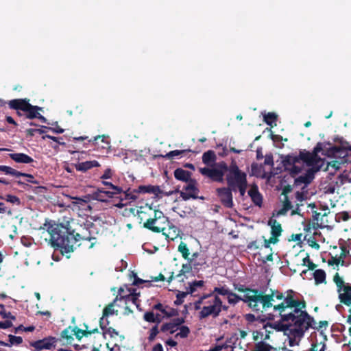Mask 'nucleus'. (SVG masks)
Listing matches in <instances>:
<instances>
[{
    "instance_id": "4be33fe9",
    "label": "nucleus",
    "mask_w": 351,
    "mask_h": 351,
    "mask_svg": "<svg viewBox=\"0 0 351 351\" xmlns=\"http://www.w3.org/2000/svg\"><path fill=\"white\" fill-rule=\"evenodd\" d=\"M10 158L17 163L29 164L34 159L24 153H13L9 154Z\"/></svg>"
},
{
    "instance_id": "58836bf2",
    "label": "nucleus",
    "mask_w": 351,
    "mask_h": 351,
    "mask_svg": "<svg viewBox=\"0 0 351 351\" xmlns=\"http://www.w3.org/2000/svg\"><path fill=\"white\" fill-rule=\"evenodd\" d=\"M192 152V150H191L190 149H182V150H177V149L173 150V151H171V152H168L167 154H166L165 156H164V157L167 159L171 160L176 156H182V155L186 154V152Z\"/></svg>"
},
{
    "instance_id": "de8ad7c7",
    "label": "nucleus",
    "mask_w": 351,
    "mask_h": 351,
    "mask_svg": "<svg viewBox=\"0 0 351 351\" xmlns=\"http://www.w3.org/2000/svg\"><path fill=\"white\" fill-rule=\"evenodd\" d=\"M189 263L186 264H183L182 267V269L180 271L179 274L177 275V277H180L182 275L185 274L186 273H189L192 270L193 265V259H189Z\"/></svg>"
},
{
    "instance_id": "dca6fc26",
    "label": "nucleus",
    "mask_w": 351,
    "mask_h": 351,
    "mask_svg": "<svg viewBox=\"0 0 351 351\" xmlns=\"http://www.w3.org/2000/svg\"><path fill=\"white\" fill-rule=\"evenodd\" d=\"M114 195L110 191H105L103 189H98L90 195L92 199L99 202H106L108 199L114 197Z\"/></svg>"
},
{
    "instance_id": "a19ab883",
    "label": "nucleus",
    "mask_w": 351,
    "mask_h": 351,
    "mask_svg": "<svg viewBox=\"0 0 351 351\" xmlns=\"http://www.w3.org/2000/svg\"><path fill=\"white\" fill-rule=\"evenodd\" d=\"M278 116L274 112H268L264 116V121L267 125L273 127V123H275V125H276V122L277 121Z\"/></svg>"
},
{
    "instance_id": "774afa93",
    "label": "nucleus",
    "mask_w": 351,
    "mask_h": 351,
    "mask_svg": "<svg viewBox=\"0 0 351 351\" xmlns=\"http://www.w3.org/2000/svg\"><path fill=\"white\" fill-rule=\"evenodd\" d=\"M263 238H265L263 237ZM278 239H274L271 237L269 239H264V247L265 248H269L271 244H276L278 242Z\"/></svg>"
},
{
    "instance_id": "2eb2a0df",
    "label": "nucleus",
    "mask_w": 351,
    "mask_h": 351,
    "mask_svg": "<svg viewBox=\"0 0 351 351\" xmlns=\"http://www.w3.org/2000/svg\"><path fill=\"white\" fill-rule=\"evenodd\" d=\"M184 322L185 319L183 317L173 319L171 322L162 324L160 331L163 332H169L170 334H173L178 329V326H181Z\"/></svg>"
},
{
    "instance_id": "f03ea898",
    "label": "nucleus",
    "mask_w": 351,
    "mask_h": 351,
    "mask_svg": "<svg viewBox=\"0 0 351 351\" xmlns=\"http://www.w3.org/2000/svg\"><path fill=\"white\" fill-rule=\"evenodd\" d=\"M43 229L49 234V244L55 251H60L62 255L73 252L77 247L82 245L83 242H90L88 248L93 247L96 243V238L83 232L82 234L75 233L69 225L56 223L54 221H46Z\"/></svg>"
},
{
    "instance_id": "72a5a7b5",
    "label": "nucleus",
    "mask_w": 351,
    "mask_h": 351,
    "mask_svg": "<svg viewBox=\"0 0 351 351\" xmlns=\"http://www.w3.org/2000/svg\"><path fill=\"white\" fill-rule=\"evenodd\" d=\"M73 328L69 326L61 332L60 337L62 339H66L67 343L71 344L73 341Z\"/></svg>"
},
{
    "instance_id": "13d9d810",
    "label": "nucleus",
    "mask_w": 351,
    "mask_h": 351,
    "mask_svg": "<svg viewBox=\"0 0 351 351\" xmlns=\"http://www.w3.org/2000/svg\"><path fill=\"white\" fill-rule=\"evenodd\" d=\"M206 264V258L204 256H201L199 258L193 261V266L195 269H198V267H202L203 265Z\"/></svg>"
},
{
    "instance_id": "5fc2aeb1",
    "label": "nucleus",
    "mask_w": 351,
    "mask_h": 351,
    "mask_svg": "<svg viewBox=\"0 0 351 351\" xmlns=\"http://www.w3.org/2000/svg\"><path fill=\"white\" fill-rule=\"evenodd\" d=\"M285 170L289 171L292 177H295L299 173L301 172L302 167L297 166L295 164L294 165H292V166L288 167L287 168H285Z\"/></svg>"
},
{
    "instance_id": "cd10ccee",
    "label": "nucleus",
    "mask_w": 351,
    "mask_h": 351,
    "mask_svg": "<svg viewBox=\"0 0 351 351\" xmlns=\"http://www.w3.org/2000/svg\"><path fill=\"white\" fill-rule=\"evenodd\" d=\"M99 326L101 329L103 330V336L106 338V335H109L111 338H114L119 335V332L117 331L112 327L106 328V324L104 325L103 322V317L99 319Z\"/></svg>"
},
{
    "instance_id": "0e129e2a",
    "label": "nucleus",
    "mask_w": 351,
    "mask_h": 351,
    "mask_svg": "<svg viewBox=\"0 0 351 351\" xmlns=\"http://www.w3.org/2000/svg\"><path fill=\"white\" fill-rule=\"evenodd\" d=\"M132 276L134 277V281H133V282L132 284V285L138 286L141 284L145 283V282H150V280H143L141 278H139L137 276V274L134 273V272L132 273Z\"/></svg>"
},
{
    "instance_id": "0eeeda50",
    "label": "nucleus",
    "mask_w": 351,
    "mask_h": 351,
    "mask_svg": "<svg viewBox=\"0 0 351 351\" xmlns=\"http://www.w3.org/2000/svg\"><path fill=\"white\" fill-rule=\"evenodd\" d=\"M169 225V218L160 211L152 221H149L147 224L145 229H147L153 232L160 233L162 232L165 234V231Z\"/></svg>"
},
{
    "instance_id": "bb28decb",
    "label": "nucleus",
    "mask_w": 351,
    "mask_h": 351,
    "mask_svg": "<svg viewBox=\"0 0 351 351\" xmlns=\"http://www.w3.org/2000/svg\"><path fill=\"white\" fill-rule=\"evenodd\" d=\"M117 301H119V295H117V297L114 298V300L110 302V304H108L104 309H103V315H102V317L103 319L106 317H108L109 315H118V311H114V305L116 304V302Z\"/></svg>"
},
{
    "instance_id": "e2e57ef3",
    "label": "nucleus",
    "mask_w": 351,
    "mask_h": 351,
    "mask_svg": "<svg viewBox=\"0 0 351 351\" xmlns=\"http://www.w3.org/2000/svg\"><path fill=\"white\" fill-rule=\"evenodd\" d=\"M143 319L149 323L155 322V315L152 311H147L143 315Z\"/></svg>"
},
{
    "instance_id": "20e7f679",
    "label": "nucleus",
    "mask_w": 351,
    "mask_h": 351,
    "mask_svg": "<svg viewBox=\"0 0 351 351\" xmlns=\"http://www.w3.org/2000/svg\"><path fill=\"white\" fill-rule=\"evenodd\" d=\"M333 281L337 286L339 302L345 306L350 307L347 322L351 324V284L346 283L339 273L335 274ZM349 334L351 336V326L349 328Z\"/></svg>"
},
{
    "instance_id": "052dcab7",
    "label": "nucleus",
    "mask_w": 351,
    "mask_h": 351,
    "mask_svg": "<svg viewBox=\"0 0 351 351\" xmlns=\"http://www.w3.org/2000/svg\"><path fill=\"white\" fill-rule=\"evenodd\" d=\"M45 138L51 139V140L53 141L54 142H56L59 145H65V143L63 141L62 137H56L53 136H51L49 134H46L43 136V139H45Z\"/></svg>"
},
{
    "instance_id": "864d4df0",
    "label": "nucleus",
    "mask_w": 351,
    "mask_h": 351,
    "mask_svg": "<svg viewBox=\"0 0 351 351\" xmlns=\"http://www.w3.org/2000/svg\"><path fill=\"white\" fill-rule=\"evenodd\" d=\"M302 265H307L309 270H314L317 267V265L311 261L308 254L302 259Z\"/></svg>"
},
{
    "instance_id": "680f3d73",
    "label": "nucleus",
    "mask_w": 351,
    "mask_h": 351,
    "mask_svg": "<svg viewBox=\"0 0 351 351\" xmlns=\"http://www.w3.org/2000/svg\"><path fill=\"white\" fill-rule=\"evenodd\" d=\"M337 221H346L350 219V215L348 212L343 211L337 215Z\"/></svg>"
},
{
    "instance_id": "c85d7f7f",
    "label": "nucleus",
    "mask_w": 351,
    "mask_h": 351,
    "mask_svg": "<svg viewBox=\"0 0 351 351\" xmlns=\"http://www.w3.org/2000/svg\"><path fill=\"white\" fill-rule=\"evenodd\" d=\"M313 179V175L312 173H307L305 175L300 176L295 179L294 184L295 186H300L302 184L305 185L308 184L311 182Z\"/></svg>"
},
{
    "instance_id": "a878e982",
    "label": "nucleus",
    "mask_w": 351,
    "mask_h": 351,
    "mask_svg": "<svg viewBox=\"0 0 351 351\" xmlns=\"http://www.w3.org/2000/svg\"><path fill=\"white\" fill-rule=\"evenodd\" d=\"M180 229L169 221V225L167 227V230L165 231L164 235L173 240L180 235Z\"/></svg>"
},
{
    "instance_id": "a18cd8bd",
    "label": "nucleus",
    "mask_w": 351,
    "mask_h": 351,
    "mask_svg": "<svg viewBox=\"0 0 351 351\" xmlns=\"http://www.w3.org/2000/svg\"><path fill=\"white\" fill-rule=\"evenodd\" d=\"M223 167L225 169L228 170L229 173L227 175H234L243 173L241 170L239 169V167L235 162H232L228 169L225 163L223 164Z\"/></svg>"
},
{
    "instance_id": "c756f323",
    "label": "nucleus",
    "mask_w": 351,
    "mask_h": 351,
    "mask_svg": "<svg viewBox=\"0 0 351 351\" xmlns=\"http://www.w3.org/2000/svg\"><path fill=\"white\" fill-rule=\"evenodd\" d=\"M217 157L215 153L213 150H208L204 152L202 155V162L207 165L214 163L216 161Z\"/></svg>"
},
{
    "instance_id": "f8f14e48",
    "label": "nucleus",
    "mask_w": 351,
    "mask_h": 351,
    "mask_svg": "<svg viewBox=\"0 0 351 351\" xmlns=\"http://www.w3.org/2000/svg\"><path fill=\"white\" fill-rule=\"evenodd\" d=\"M57 339L53 337H45L29 343L30 346L34 347L36 351H41L44 349L50 350L55 348Z\"/></svg>"
},
{
    "instance_id": "3c124183",
    "label": "nucleus",
    "mask_w": 351,
    "mask_h": 351,
    "mask_svg": "<svg viewBox=\"0 0 351 351\" xmlns=\"http://www.w3.org/2000/svg\"><path fill=\"white\" fill-rule=\"evenodd\" d=\"M179 329L180 332L175 335V337L176 338L178 337H180L181 338H186L190 333V329L186 326H181Z\"/></svg>"
},
{
    "instance_id": "e433bc0d",
    "label": "nucleus",
    "mask_w": 351,
    "mask_h": 351,
    "mask_svg": "<svg viewBox=\"0 0 351 351\" xmlns=\"http://www.w3.org/2000/svg\"><path fill=\"white\" fill-rule=\"evenodd\" d=\"M300 162L298 159V156L295 155H287L282 160L283 165L285 168L288 167L295 165L296 163Z\"/></svg>"
},
{
    "instance_id": "393cba45",
    "label": "nucleus",
    "mask_w": 351,
    "mask_h": 351,
    "mask_svg": "<svg viewBox=\"0 0 351 351\" xmlns=\"http://www.w3.org/2000/svg\"><path fill=\"white\" fill-rule=\"evenodd\" d=\"M137 193H134V189L132 191L130 189H128L127 191H123L122 190V193L121 195V198L122 202H125L127 204H130L132 202H134L137 199Z\"/></svg>"
},
{
    "instance_id": "c9c22d12",
    "label": "nucleus",
    "mask_w": 351,
    "mask_h": 351,
    "mask_svg": "<svg viewBox=\"0 0 351 351\" xmlns=\"http://www.w3.org/2000/svg\"><path fill=\"white\" fill-rule=\"evenodd\" d=\"M272 346L264 341L256 343L251 351H271Z\"/></svg>"
},
{
    "instance_id": "2f4dec72",
    "label": "nucleus",
    "mask_w": 351,
    "mask_h": 351,
    "mask_svg": "<svg viewBox=\"0 0 351 351\" xmlns=\"http://www.w3.org/2000/svg\"><path fill=\"white\" fill-rule=\"evenodd\" d=\"M313 277L315 279V285H319L322 283H326V272L321 269H315L313 273Z\"/></svg>"
},
{
    "instance_id": "f3484780",
    "label": "nucleus",
    "mask_w": 351,
    "mask_h": 351,
    "mask_svg": "<svg viewBox=\"0 0 351 351\" xmlns=\"http://www.w3.org/2000/svg\"><path fill=\"white\" fill-rule=\"evenodd\" d=\"M134 193H149V194H154L156 195H158L162 193V191L160 190L158 186H153V185H140L137 189H134Z\"/></svg>"
},
{
    "instance_id": "412c9836",
    "label": "nucleus",
    "mask_w": 351,
    "mask_h": 351,
    "mask_svg": "<svg viewBox=\"0 0 351 351\" xmlns=\"http://www.w3.org/2000/svg\"><path fill=\"white\" fill-rule=\"evenodd\" d=\"M298 159L300 161L302 160L305 162L308 166H312L317 161L312 152L306 151V149L300 151Z\"/></svg>"
},
{
    "instance_id": "a211bd4d",
    "label": "nucleus",
    "mask_w": 351,
    "mask_h": 351,
    "mask_svg": "<svg viewBox=\"0 0 351 351\" xmlns=\"http://www.w3.org/2000/svg\"><path fill=\"white\" fill-rule=\"evenodd\" d=\"M248 195L256 206L258 207L262 206L263 196L259 192L257 185L254 184L251 186L250 189L248 191Z\"/></svg>"
},
{
    "instance_id": "4d7b16f0",
    "label": "nucleus",
    "mask_w": 351,
    "mask_h": 351,
    "mask_svg": "<svg viewBox=\"0 0 351 351\" xmlns=\"http://www.w3.org/2000/svg\"><path fill=\"white\" fill-rule=\"evenodd\" d=\"M328 263L329 265H341V266L345 265V261L344 260H340L339 257L337 256H332L330 259H328Z\"/></svg>"
},
{
    "instance_id": "1a4fd4ad",
    "label": "nucleus",
    "mask_w": 351,
    "mask_h": 351,
    "mask_svg": "<svg viewBox=\"0 0 351 351\" xmlns=\"http://www.w3.org/2000/svg\"><path fill=\"white\" fill-rule=\"evenodd\" d=\"M125 292V289L123 287H120L118 291L119 300V302H123L125 305L128 303L132 302L135 304L137 307H138V296L140 295L139 293H136V289L134 288H128V293L123 294Z\"/></svg>"
},
{
    "instance_id": "f257e3e1",
    "label": "nucleus",
    "mask_w": 351,
    "mask_h": 351,
    "mask_svg": "<svg viewBox=\"0 0 351 351\" xmlns=\"http://www.w3.org/2000/svg\"><path fill=\"white\" fill-rule=\"evenodd\" d=\"M297 295L298 293L292 289L282 292L271 289L269 293H265L254 289L250 296L245 297V304L252 311L261 315L272 309V313H268V319L277 317L280 319L302 302Z\"/></svg>"
},
{
    "instance_id": "7ed1b4c3",
    "label": "nucleus",
    "mask_w": 351,
    "mask_h": 351,
    "mask_svg": "<svg viewBox=\"0 0 351 351\" xmlns=\"http://www.w3.org/2000/svg\"><path fill=\"white\" fill-rule=\"evenodd\" d=\"M306 302L302 300L276 323L275 328L289 336V345L293 347L304 337L311 327L315 324V319L306 311Z\"/></svg>"
},
{
    "instance_id": "b1692460",
    "label": "nucleus",
    "mask_w": 351,
    "mask_h": 351,
    "mask_svg": "<svg viewBox=\"0 0 351 351\" xmlns=\"http://www.w3.org/2000/svg\"><path fill=\"white\" fill-rule=\"evenodd\" d=\"M191 173L182 169V168H178L174 171V177L176 180L189 182L191 178Z\"/></svg>"
},
{
    "instance_id": "49530a36",
    "label": "nucleus",
    "mask_w": 351,
    "mask_h": 351,
    "mask_svg": "<svg viewBox=\"0 0 351 351\" xmlns=\"http://www.w3.org/2000/svg\"><path fill=\"white\" fill-rule=\"evenodd\" d=\"M103 184L108 186L109 189H112L111 193H113V195H119L122 193V188L118 186L114 185L112 183L110 182L105 181L103 180L102 181Z\"/></svg>"
},
{
    "instance_id": "c03bdc74",
    "label": "nucleus",
    "mask_w": 351,
    "mask_h": 351,
    "mask_svg": "<svg viewBox=\"0 0 351 351\" xmlns=\"http://www.w3.org/2000/svg\"><path fill=\"white\" fill-rule=\"evenodd\" d=\"M178 252H180L182 254V257L184 259L189 260V250L187 247L186 243L184 242H181L180 245H178Z\"/></svg>"
},
{
    "instance_id": "79ce46f5",
    "label": "nucleus",
    "mask_w": 351,
    "mask_h": 351,
    "mask_svg": "<svg viewBox=\"0 0 351 351\" xmlns=\"http://www.w3.org/2000/svg\"><path fill=\"white\" fill-rule=\"evenodd\" d=\"M328 322L326 320L320 321L318 324L315 320V324L310 329L320 330L322 335H324V330L328 326Z\"/></svg>"
},
{
    "instance_id": "37998d69",
    "label": "nucleus",
    "mask_w": 351,
    "mask_h": 351,
    "mask_svg": "<svg viewBox=\"0 0 351 351\" xmlns=\"http://www.w3.org/2000/svg\"><path fill=\"white\" fill-rule=\"evenodd\" d=\"M228 302L230 304L235 305L239 302L243 301V298L241 296L238 295L237 294L233 293L231 291L230 294L227 296Z\"/></svg>"
},
{
    "instance_id": "f704fd0d",
    "label": "nucleus",
    "mask_w": 351,
    "mask_h": 351,
    "mask_svg": "<svg viewBox=\"0 0 351 351\" xmlns=\"http://www.w3.org/2000/svg\"><path fill=\"white\" fill-rule=\"evenodd\" d=\"M245 319L248 323H254L256 321H260L261 322H265V315L261 313V315L259 313H256V315L253 313H247L245 315Z\"/></svg>"
},
{
    "instance_id": "aec40b11",
    "label": "nucleus",
    "mask_w": 351,
    "mask_h": 351,
    "mask_svg": "<svg viewBox=\"0 0 351 351\" xmlns=\"http://www.w3.org/2000/svg\"><path fill=\"white\" fill-rule=\"evenodd\" d=\"M267 224L271 227V237L278 239L282 232L281 224L273 217L269 219Z\"/></svg>"
},
{
    "instance_id": "09e8293b",
    "label": "nucleus",
    "mask_w": 351,
    "mask_h": 351,
    "mask_svg": "<svg viewBox=\"0 0 351 351\" xmlns=\"http://www.w3.org/2000/svg\"><path fill=\"white\" fill-rule=\"evenodd\" d=\"M0 171H3L6 175H11L16 177V175L20 174L19 171L5 165H0Z\"/></svg>"
},
{
    "instance_id": "8fccbe9b",
    "label": "nucleus",
    "mask_w": 351,
    "mask_h": 351,
    "mask_svg": "<svg viewBox=\"0 0 351 351\" xmlns=\"http://www.w3.org/2000/svg\"><path fill=\"white\" fill-rule=\"evenodd\" d=\"M189 293L186 291V292L178 291L176 295V300L174 301V304L176 306L181 305L184 302V299L189 295Z\"/></svg>"
},
{
    "instance_id": "338daca9",
    "label": "nucleus",
    "mask_w": 351,
    "mask_h": 351,
    "mask_svg": "<svg viewBox=\"0 0 351 351\" xmlns=\"http://www.w3.org/2000/svg\"><path fill=\"white\" fill-rule=\"evenodd\" d=\"M12 213V210L8 208L4 202H0V214H8L10 215Z\"/></svg>"
},
{
    "instance_id": "4c0bfd02",
    "label": "nucleus",
    "mask_w": 351,
    "mask_h": 351,
    "mask_svg": "<svg viewBox=\"0 0 351 351\" xmlns=\"http://www.w3.org/2000/svg\"><path fill=\"white\" fill-rule=\"evenodd\" d=\"M1 199L5 200L16 206H20L21 204V199L17 196L11 194H5V195H2V197H1Z\"/></svg>"
},
{
    "instance_id": "ddd939ff",
    "label": "nucleus",
    "mask_w": 351,
    "mask_h": 351,
    "mask_svg": "<svg viewBox=\"0 0 351 351\" xmlns=\"http://www.w3.org/2000/svg\"><path fill=\"white\" fill-rule=\"evenodd\" d=\"M226 182L229 187L234 191H237V186H240L247 181V175L245 172L234 175H226Z\"/></svg>"
},
{
    "instance_id": "bf43d9fd",
    "label": "nucleus",
    "mask_w": 351,
    "mask_h": 351,
    "mask_svg": "<svg viewBox=\"0 0 351 351\" xmlns=\"http://www.w3.org/2000/svg\"><path fill=\"white\" fill-rule=\"evenodd\" d=\"M158 333L159 330L158 328V325L153 326L149 330V335L148 337L149 341H152L154 340Z\"/></svg>"
},
{
    "instance_id": "603ef678",
    "label": "nucleus",
    "mask_w": 351,
    "mask_h": 351,
    "mask_svg": "<svg viewBox=\"0 0 351 351\" xmlns=\"http://www.w3.org/2000/svg\"><path fill=\"white\" fill-rule=\"evenodd\" d=\"M8 338H9V342H10V343H8V344L10 345V346H11L12 345H20L23 342L22 337H19V336H14L12 335H9Z\"/></svg>"
},
{
    "instance_id": "9b49d317",
    "label": "nucleus",
    "mask_w": 351,
    "mask_h": 351,
    "mask_svg": "<svg viewBox=\"0 0 351 351\" xmlns=\"http://www.w3.org/2000/svg\"><path fill=\"white\" fill-rule=\"evenodd\" d=\"M232 189L231 187H221L217 189V194L221 204L226 208H231L234 206L232 200Z\"/></svg>"
},
{
    "instance_id": "7c9ffc66",
    "label": "nucleus",
    "mask_w": 351,
    "mask_h": 351,
    "mask_svg": "<svg viewBox=\"0 0 351 351\" xmlns=\"http://www.w3.org/2000/svg\"><path fill=\"white\" fill-rule=\"evenodd\" d=\"M234 289L237 290L239 292L243 293L244 295L241 296L243 298V302L245 304L246 299L245 297L250 296L254 289L250 288V287H246L243 285L241 284H234Z\"/></svg>"
},
{
    "instance_id": "473e14b6",
    "label": "nucleus",
    "mask_w": 351,
    "mask_h": 351,
    "mask_svg": "<svg viewBox=\"0 0 351 351\" xmlns=\"http://www.w3.org/2000/svg\"><path fill=\"white\" fill-rule=\"evenodd\" d=\"M264 167L262 165L253 162L251 165V175L257 178H264Z\"/></svg>"
},
{
    "instance_id": "6e6552de",
    "label": "nucleus",
    "mask_w": 351,
    "mask_h": 351,
    "mask_svg": "<svg viewBox=\"0 0 351 351\" xmlns=\"http://www.w3.org/2000/svg\"><path fill=\"white\" fill-rule=\"evenodd\" d=\"M161 210L156 209L152 206L146 204L139 207L137 211V216L139 219V223H143V227L145 228L146 224L155 217Z\"/></svg>"
},
{
    "instance_id": "ea45409f",
    "label": "nucleus",
    "mask_w": 351,
    "mask_h": 351,
    "mask_svg": "<svg viewBox=\"0 0 351 351\" xmlns=\"http://www.w3.org/2000/svg\"><path fill=\"white\" fill-rule=\"evenodd\" d=\"M204 285V282L203 280H195L189 284L187 291L189 294H193L197 290V288L202 287Z\"/></svg>"
},
{
    "instance_id": "4468645a",
    "label": "nucleus",
    "mask_w": 351,
    "mask_h": 351,
    "mask_svg": "<svg viewBox=\"0 0 351 351\" xmlns=\"http://www.w3.org/2000/svg\"><path fill=\"white\" fill-rule=\"evenodd\" d=\"M199 172L213 181L221 182L223 181V172L218 169H210L208 167L199 168Z\"/></svg>"
},
{
    "instance_id": "69168bd1",
    "label": "nucleus",
    "mask_w": 351,
    "mask_h": 351,
    "mask_svg": "<svg viewBox=\"0 0 351 351\" xmlns=\"http://www.w3.org/2000/svg\"><path fill=\"white\" fill-rule=\"evenodd\" d=\"M73 335L76 337L78 340H80L83 336H84V333L86 330H82L78 328L77 326L73 327Z\"/></svg>"
},
{
    "instance_id": "9d476101",
    "label": "nucleus",
    "mask_w": 351,
    "mask_h": 351,
    "mask_svg": "<svg viewBox=\"0 0 351 351\" xmlns=\"http://www.w3.org/2000/svg\"><path fill=\"white\" fill-rule=\"evenodd\" d=\"M199 189L197 187V182L195 180H190V181L183 186L182 191H180V196L182 199L186 201L191 198H199L197 194Z\"/></svg>"
},
{
    "instance_id": "6e6d98bb",
    "label": "nucleus",
    "mask_w": 351,
    "mask_h": 351,
    "mask_svg": "<svg viewBox=\"0 0 351 351\" xmlns=\"http://www.w3.org/2000/svg\"><path fill=\"white\" fill-rule=\"evenodd\" d=\"M230 292L231 291L226 288L225 286L221 287H215L213 290L214 293H217V294L221 295L228 296Z\"/></svg>"
},
{
    "instance_id": "39448f33",
    "label": "nucleus",
    "mask_w": 351,
    "mask_h": 351,
    "mask_svg": "<svg viewBox=\"0 0 351 351\" xmlns=\"http://www.w3.org/2000/svg\"><path fill=\"white\" fill-rule=\"evenodd\" d=\"M8 105L10 109L21 110L24 112L25 119H34L38 117L43 108L32 105L28 99H14L8 101Z\"/></svg>"
},
{
    "instance_id": "5701e85b",
    "label": "nucleus",
    "mask_w": 351,
    "mask_h": 351,
    "mask_svg": "<svg viewBox=\"0 0 351 351\" xmlns=\"http://www.w3.org/2000/svg\"><path fill=\"white\" fill-rule=\"evenodd\" d=\"M100 165L97 160L86 161L79 162L75 165L77 171L86 172V171L92 169L93 167H99Z\"/></svg>"
},
{
    "instance_id": "6ab92c4d",
    "label": "nucleus",
    "mask_w": 351,
    "mask_h": 351,
    "mask_svg": "<svg viewBox=\"0 0 351 351\" xmlns=\"http://www.w3.org/2000/svg\"><path fill=\"white\" fill-rule=\"evenodd\" d=\"M332 154L347 156L349 152H351V145L347 141H341V146H333L331 147Z\"/></svg>"
},
{
    "instance_id": "423d86ee",
    "label": "nucleus",
    "mask_w": 351,
    "mask_h": 351,
    "mask_svg": "<svg viewBox=\"0 0 351 351\" xmlns=\"http://www.w3.org/2000/svg\"><path fill=\"white\" fill-rule=\"evenodd\" d=\"M206 306H204L199 313V319H205L209 316L215 318L220 314V307H221V298L215 295L213 298L208 300Z\"/></svg>"
}]
</instances>
